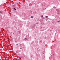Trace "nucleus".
Here are the masks:
<instances>
[{"label": "nucleus", "instance_id": "nucleus-15", "mask_svg": "<svg viewBox=\"0 0 60 60\" xmlns=\"http://www.w3.org/2000/svg\"><path fill=\"white\" fill-rule=\"evenodd\" d=\"M51 30H50V31H51Z\"/></svg>", "mask_w": 60, "mask_h": 60}, {"label": "nucleus", "instance_id": "nucleus-10", "mask_svg": "<svg viewBox=\"0 0 60 60\" xmlns=\"http://www.w3.org/2000/svg\"><path fill=\"white\" fill-rule=\"evenodd\" d=\"M16 45H17V46H18V44H16Z\"/></svg>", "mask_w": 60, "mask_h": 60}, {"label": "nucleus", "instance_id": "nucleus-9", "mask_svg": "<svg viewBox=\"0 0 60 60\" xmlns=\"http://www.w3.org/2000/svg\"><path fill=\"white\" fill-rule=\"evenodd\" d=\"M58 22H60V21H58Z\"/></svg>", "mask_w": 60, "mask_h": 60}, {"label": "nucleus", "instance_id": "nucleus-11", "mask_svg": "<svg viewBox=\"0 0 60 60\" xmlns=\"http://www.w3.org/2000/svg\"><path fill=\"white\" fill-rule=\"evenodd\" d=\"M22 49V48H20V49Z\"/></svg>", "mask_w": 60, "mask_h": 60}, {"label": "nucleus", "instance_id": "nucleus-16", "mask_svg": "<svg viewBox=\"0 0 60 60\" xmlns=\"http://www.w3.org/2000/svg\"><path fill=\"white\" fill-rule=\"evenodd\" d=\"M0 60H1V59H0Z\"/></svg>", "mask_w": 60, "mask_h": 60}, {"label": "nucleus", "instance_id": "nucleus-5", "mask_svg": "<svg viewBox=\"0 0 60 60\" xmlns=\"http://www.w3.org/2000/svg\"><path fill=\"white\" fill-rule=\"evenodd\" d=\"M38 23H39L38 22H37L36 23V24H38Z\"/></svg>", "mask_w": 60, "mask_h": 60}, {"label": "nucleus", "instance_id": "nucleus-14", "mask_svg": "<svg viewBox=\"0 0 60 60\" xmlns=\"http://www.w3.org/2000/svg\"><path fill=\"white\" fill-rule=\"evenodd\" d=\"M45 10H46V8H45Z\"/></svg>", "mask_w": 60, "mask_h": 60}, {"label": "nucleus", "instance_id": "nucleus-12", "mask_svg": "<svg viewBox=\"0 0 60 60\" xmlns=\"http://www.w3.org/2000/svg\"><path fill=\"white\" fill-rule=\"evenodd\" d=\"M15 10H16V9H15V10H14L15 11Z\"/></svg>", "mask_w": 60, "mask_h": 60}, {"label": "nucleus", "instance_id": "nucleus-4", "mask_svg": "<svg viewBox=\"0 0 60 60\" xmlns=\"http://www.w3.org/2000/svg\"><path fill=\"white\" fill-rule=\"evenodd\" d=\"M18 32H19V34H20V32L19 31H18Z\"/></svg>", "mask_w": 60, "mask_h": 60}, {"label": "nucleus", "instance_id": "nucleus-3", "mask_svg": "<svg viewBox=\"0 0 60 60\" xmlns=\"http://www.w3.org/2000/svg\"><path fill=\"white\" fill-rule=\"evenodd\" d=\"M53 8H57L55 6H54L53 7Z\"/></svg>", "mask_w": 60, "mask_h": 60}, {"label": "nucleus", "instance_id": "nucleus-6", "mask_svg": "<svg viewBox=\"0 0 60 60\" xmlns=\"http://www.w3.org/2000/svg\"><path fill=\"white\" fill-rule=\"evenodd\" d=\"M0 13H2V12L1 11H0Z\"/></svg>", "mask_w": 60, "mask_h": 60}, {"label": "nucleus", "instance_id": "nucleus-13", "mask_svg": "<svg viewBox=\"0 0 60 60\" xmlns=\"http://www.w3.org/2000/svg\"><path fill=\"white\" fill-rule=\"evenodd\" d=\"M14 9H15V8H14Z\"/></svg>", "mask_w": 60, "mask_h": 60}, {"label": "nucleus", "instance_id": "nucleus-7", "mask_svg": "<svg viewBox=\"0 0 60 60\" xmlns=\"http://www.w3.org/2000/svg\"><path fill=\"white\" fill-rule=\"evenodd\" d=\"M45 17L46 18H48V16H46Z\"/></svg>", "mask_w": 60, "mask_h": 60}, {"label": "nucleus", "instance_id": "nucleus-2", "mask_svg": "<svg viewBox=\"0 0 60 60\" xmlns=\"http://www.w3.org/2000/svg\"><path fill=\"white\" fill-rule=\"evenodd\" d=\"M27 40V39H26V38H25L24 39V40L25 41H26Z\"/></svg>", "mask_w": 60, "mask_h": 60}, {"label": "nucleus", "instance_id": "nucleus-8", "mask_svg": "<svg viewBox=\"0 0 60 60\" xmlns=\"http://www.w3.org/2000/svg\"><path fill=\"white\" fill-rule=\"evenodd\" d=\"M31 18H33V16H31Z\"/></svg>", "mask_w": 60, "mask_h": 60}, {"label": "nucleus", "instance_id": "nucleus-1", "mask_svg": "<svg viewBox=\"0 0 60 60\" xmlns=\"http://www.w3.org/2000/svg\"><path fill=\"white\" fill-rule=\"evenodd\" d=\"M41 17L42 18V19H43V16L41 15Z\"/></svg>", "mask_w": 60, "mask_h": 60}]
</instances>
